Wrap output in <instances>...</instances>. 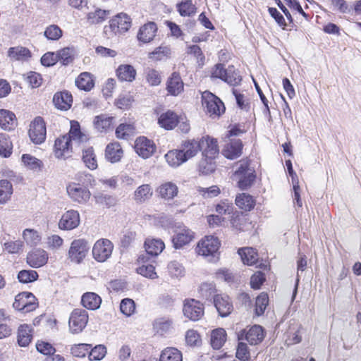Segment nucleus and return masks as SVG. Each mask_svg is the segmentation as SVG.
Returning <instances> with one entry per match:
<instances>
[{
	"label": "nucleus",
	"instance_id": "nucleus-14",
	"mask_svg": "<svg viewBox=\"0 0 361 361\" xmlns=\"http://www.w3.org/2000/svg\"><path fill=\"white\" fill-rule=\"evenodd\" d=\"M135 150L140 157L147 159L155 152L156 146L153 141L147 137H139L135 142Z\"/></svg>",
	"mask_w": 361,
	"mask_h": 361
},
{
	"label": "nucleus",
	"instance_id": "nucleus-19",
	"mask_svg": "<svg viewBox=\"0 0 361 361\" xmlns=\"http://www.w3.org/2000/svg\"><path fill=\"white\" fill-rule=\"evenodd\" d=\"M243 143L239 139L231 140L222 149L223 155L229 159H235L242 154Z\"/></svg>",
	"mask_w": 361,
	"mask_h": 361
},
{
	"label": "nucleus",
	"instance_id": "nucleus-40",
	"mask_svg": "<svg viewBox=\"0 0 361 361\" xmlns=\"http://www.w3.org/2000/svg\"><path fill=\"white\" fill-rule=\"evenodd\" d=\"M226 340V332L224 329H214L211 334V345L214 349L222 347Z\"/></svg>",
	"mask_w": 361,
	"mask_h": 361
},
{
	"label": "nucleus",
	"instance_id": "nucleus-1",
	"mask_svg": "<svg viewBox=\"0 0 361 361\" xmlns=\"http://www.w3.org/2000/svg\"><path fill=\"white\" fill-rule=\"evenodd\" d=\"M89 140L88 136L82 133L77 121H71L69 133L55 140L54 154L56 159H66L73 153V145H80Z\"/></svg>",
	"mask_w": 361,
	"mask_h": 361
},
{
	"label": "nucleus",
	"instance_id": "nucleus-52",
	"mask_svg": "<svg viewBox=\"0 0 361 361\" xmlns=\"http://www.w3.org/2000/svg\"><path fill=\"white\" fill-rule=\"evenodd\" d=\"M178 11L181 16H190L195 13V7L192 0H184L177 5Z\"/></svg>",
	"mask_w": 361,
	"mask_h": 361
},
{
	"label": "nucleus",
	"instance_id": "nucleus-23",
	"mask_svg": "<svg viewBox=\"0 0 361 361\" xmlns=\"http://www.w3.org/2000/svg\"><path fill=\"white\" fill-rule=\"evenodd\" d=\"M123 154V151L118 142H111L107 145L105 150L106 159L111 163L119 161Z\"/></svg>",
	"mask_w": 361,
	"mask_h": 361
},
{
	"label": "nucleus",
	"instance_id": "nucleus-13",
	"mask_svg": "<svg viewBox=\"0 0 361 361\" xmlns=\"http://www.w3.org/2000/svg\"><path fill=\"white\" fill-rule=\"evenodd\" d=\"M200 151L204 158L215 159L219 152L217 140L209 136L202 137L200 140Z\"/></svg>",
	"mask_w": 361,
	"mask_h": 361
},
{
	"label": "nucleus",
	"instance_id": "nucleus-16",
	"mask_svg": "<svg viewBox=\"0 0 361 361\" xmlns=\"http://www.w3.org/2000/svg\"><path fill=\"white\" fill-rule=\"evenodd\" d=\"M109 23V27L115 34L125 32L131 26L130 18L123 13L116 15Z\"/></svg>",
	"mask_w": 361,
	"mask_h": 361
},
{
	"label": "nucleus",
	"instance_id": "nucleus-36",
	"mask_svg": "<svg viewBox=\"0 0 361 361\" xmlns=\"http://www.w3.org/2000/svg\"><path fill=\"white\" fill-rule=\"evenodd\" d=\"M76 86L85 91H90L94 85L92 75L87 72H83L75 80Z\"/></svg>",
	"mask_w": 361,
	"mask_h": 361
},
{
	"label": "nucleus",
	"instance_id": "nucleus-45",
	"mask_svg": "<svg viewBox=\"0 0 361 361\" xmlns=\"http://www.w3.org/2000/svg\"><path fill=\"white\" fill-rule=\"evenodd\" d=\"M13 144L9 137L4 133H0V155L9 157L12 153Z\"/></svg>",
	"mask_w": 361,
	"mask_h": 361
},
{
	"label": "nucleus",
	"instance_id": "nucleus-44",
	"mask_svg": "<svg viewBox=\"0 0 361 361\" xmlns=\"http://www.w3.org/2000/svg\"><path fill=\"white\" fill-rule=\"evenodd\" d=\"M23 238L26 244L30 247L37 245L42 239L38 231L31 228H26L23 231Z\"/></svg>",
	"mask_w": 361,
	"mask_h": 361
},
{
	"label": "nucleus",
	"instance_id": "nucleus-54",
	"mask_svg": "<svg viewBox=\"0 0 361 361\" xmlns=\"http://www.w3.org/2000/svg\"><path fill=\"white\" fill-rule=\"evenodd\" d=\"M298 264V271H297V278H296V282L294 288V290L293 293L292 300H293L296 296L297 292H298V283L300 278V273L304 271L307 267V257L305 255H301L299 258V259L297 262Z\"/></svg>",
	"mask_w": 361,
	"mask_h": 361
},
{
	"label": "nucleus",
	"instance_id": "nucleus-56",
	"mask_svg": "<svg viewBox=\"0 0 361 361\" xmlns=\"http://www.w3.org/2000/svg\"><path fill=\"white\" fill-rule=\"evenodd\" d=\"M38 274L34 270H21L18 274V279L20 283H27L36 281Z\"/></svg>",
	"mask_w": 361,
	"mask_h": 361
},
{
	"label": "nucleus",
	"instance_id": "nucleus-41",
	"mask_svg": "<svg viewBox=\"0 0 361 361\" xmlns=\"http://www.w3.org/2000/svg\"><path fill=\"white\" fill-rule=\"evenodd\" d=\"M153 195L152 187L149 184H143L139 186L134 192L135 201L143 202L151 198Z\"/></svg>",
	"mask_w": 361,
	"mask_h": 361
},
{
	"label": "nucleus",
	"instance_id": "nucleus-57",
	"mask_svg": "<svg viewBox=\"0 0 361 361\" xmlns=\"http://www.w3.org/2000/svg\"><path fill=\"white\" fill-rule=\"evenodd\" d=\"M90 348V344L79 343L73 345L71 348V350L73 356L78 357H84L87 354H89Z\"/></svg>",
	"mask_w": 361,
	"mask_h": 361
},
{
	"label": "nucleus",
	"instance_id": "nucleus-11",
	"mask_svg": "<svg viewBox=\"0 0 361 361\" xmlns=\"http://www.w3.org/2000/svg\"><path fill=\"white\" fill-rule=\"evenodd\" d=\"M264 338V329L259 325H254L248 330L244 329L238 334V340L245 339L250 345L259 344Z\"/></svg>",
	"mask_w": 361,
	"mask_h": 361
},
{
	"label": "nucleus",
	"instance_id": "nucleus-4",
	"mask_svg": "<svg viewBox=\"0 0 361 361\" xmlns=\"http://www.w3.org/2000/svg\"><path fill=\"white\" fill-rule=\"evenodd\" d=\"M202 104L206 111L211 116H220L225 111L221 100L210 92L205 91L202 94Z\"/></svg>",
	"mask_w": 361,
	"mask_h": 361
},
{
	"label": "nucleus",
	"instance_id": "nucleus-59",
	"mask_svg": "<svg viewBox=\"0 0 361 361\" xmlns=\"http://www.w3.org/2000/svg\"><path fill=\"white\" fill-rule=\"evenodd\" d=\"M214 159L204 158L200 163V171L204 174H209L216 169Z\"/></svg>",
	"mask_w": 361,
	"mask_h": 361
},
{
	"label": "nucleus",
	"instance_id": "nucleus-9",
	"mask_svg": "<svg viewBox=\"0 0 361 361\" xmlns=\"http://www.w3.org/2000/svg\"><path fill=\"white\" fill-rule=\"evenodd\" d=\"M183 312L184 316L191 321H198L204 314V307L202 303L195 299H187L184 301Z\"/></svg>",
	"mask_w": 361,
	"mask_h": 361
},
{
	"label": "nucleus",
	"instance_id": "nucleus-37",
	"mask_svg": "<svg viewBox=\"0 0 361 361\" xmlns=\"http://www.w3.org/2000/svg\"><path fill=\"white\" fill-rule=\"evenodd\" d=\"M181 352L176 348L168 347L164 348L160 355L159 361H182Z\"/></svg>",
	"mask_w": 361,
	"mask_h": 361
},
{
	"label": "nucleus",
	"instance_id": "nucleus-53",
	"mask_svg": "<svg viewBox=\"0 0 361 361\" xmlns=\"http://www.w3.org/2000/svg\"><path fill=\"white\" fill-rule=\"evenodd\" d=\"M106 348L104 345H97L89 352V360H101L106 355Z\"/></svg>",
	"mask_w": 361,
	"mask_h": 361
},
{
	"label": "nucleus",
	"instance_id": "nucleus-8",
	"mask_svg": "<svg viewBox=\"0 0 361 361\" xmlns=\"http://www.w3.org/2000/svg\"><path fill=\"white\" fill-rule=\"evenodd\" d=\"M89 249L90 246L85 240H74L68 250V258L71 262L79 264L85 259Z\"/></svg>",
	"mask_w": 361,
	"mask_h": 361
},
{
	"label": "nucleus",
	"instance_id": "nucleus-63",
	"mask_svg": "<svg viewBox=\"0 0 361 361\" xmlns=\"http://www.w3.org/2000/svg\"><path fill=\"white\" fill-rule=\"evenodd\" d=\"M233 209L234 207L233 204L227 200L221 201L216 206V212L220 215L231 214L233 212Z\"/></svg>",
	"mask_w": 361,
	"mask_h": 361
},
{
	"label": "nucleus",
	"instance_id": "nucleus-38",
	"mask_svg": "<svg viewBox=\"0 0 361 361\" xmlns=\"http://www.w3.org/2000/svg\"><path fill=\"white\" fill-rule=\"evenodd\" d=\"M16 116L13 113L6 109H0V127L10 130L15 126Z\"/></svg>",
	"mask_w": 361,
	"mask_h": 361
},
{
	"label": "nucleus",
	"instance_id": "nucleus-3",
	"mask_svg": "<svg viewBox=\"0 0 361 361\" xmlns=\"http://www.w3.org/2000/svg\"><path fill=\"white\" fill-rule=\"evenodd\" d=\"M220 241L214 235H206L197 244L196 252L199 255L211 257L209 260L214 259L220 247Z\"/></svg>",
	"mask_w": 361,
	"mask_h": 361
},
{
	"label": "nucleus",
	"instance_id": "nucleus-32",
	"mask_svg": "<svg viewBox=\"0 0 361 361\" xmlns=\"http://www.w3.org/2000/svg\"><path fill=\"white\" fill-rule=\"evenodd\" d=\"M145 247L147 255L157 256L165 247L164 242L160 239H147Z\"/></svg>",
	"mask_w": 361,
	"mask_h": 361
},
{
	"label": "nucleus",
	"instance_id": "nucleus-49",
	"mask_svg": "<svg viewBox=\"0 0 361 361\" xmlns=\"http://www.w3.org/2000/svg\"><path fill=\"white\" fill-rule=\"evenodd\" d=\"M22 161L25 166L30 170H39L43 166L42 161L41 160L27 154H23L22 156Z\"/></svg>",
	"mask_w": 361,
	"mask_h": 361
},
{
	"label": "nucleus",
	"instance_id": "nucleus-7",
	"mask_svg": "<svg viewBox=\"0 0 361 361\" xmlns=\"http://www.w3.org/2000/svg\"><path fill=\"white\" fill-rule=\"evenodd\" d=\"M113 250L114 245L109 240L99 239L92 247V255L96 261L104 262L111 256Z\"/></svg>",
	"mask_w": 361,
	"mask_h": 361
},
{
	"label": "nucleus",
	"instance_id": "nucleus-48",
	"mask_svg": "<svg viewBox=\"0 0 361 361\" xmlns=\"http://www.w3.org/2000/svg\"><path fill=\"white\" fill-rule=\"evenodd\" d=\"M56 54L58 56V61H60L61 63L64 66H67L71 63L73 61L74 50L72 48H63L57 51Z\"/></svg>",
	"mask_w": 361,
	"mask_h": 361
},
{
	"label": "nucleus",
	"instance_id": "nucleus-28",
	"mask_svg": "<svg viewBox=\"0 0 361 361\" xmlns=\"http://www.w3.org/2000/svg\"><path fill=\"white\" fill-rule=\"evenodd\" d=\"M83 307L90 310H97L102 303V299L97 293L87 292L82 295L81 299Z\"/></svg>",
	"mask_w": 361,
	"mask_h": 361
},
{
	"label": "nucleus",
	"instance_id": "nucleus-46",
	"mask_svg": "<svg viewBox=\"0 0 361 361\" xmlns=\"http://www.w3.org/2000/svg\"><path fill=\"white\" fill-rule=\"evenodd\" d=\"M135 130L132 123H121L116 129V135L119 139H128L134 134Z\"/></svg>",
	"mask_w": 361,
	"mask_h": 361
},
{
	"label": "nucleus",
	"instance_id": "nucleus-62",
	"mask_svg": "<svg viewBox=\"0 0 361 361\" xmlns=\"http://www.w3.org/2000/svg\"><path fill=\"white\" fill-rule=\"evenodd\" d=\"M139 274L149 279L157 278V274L155 272V267L152 264L142 265L137 269Z\"/></svg>",
	"mask_w": 361,
	"mask_h": 361
},
{
	"label": "nucleus",
	"instance_id": "nucleus-64",
	"mask_svg": "<svg viewBox=\"0 0 361 361\" xmlns=\"http://www.w3.org/2000/svg\"><path fill=\"white\" fill-rule=\"evenodd\" d=\"M146 79L148 83L152 86H157L159 85L161 81L159 73L154 69H149L147 71Z\"/></svg>",
	"mask_w": 361,
	"mask_h": 361
},
{
	"label": "nucleus",
	"instance_id": "nucleus-26",
	"mask_svg": "<svg viewBox=\"0 0 361 361\" xmlns=\"http://www.w3.org/2000/svg\"><path fill=\"white\" fill-rule=\"evenodd\" d=\"M178 118L176 113L168 111L160 115L158 123L161 127L166 130H172L178 125Z\"/></svg>",
	"mask_w": 361,
	"mask_h": 361
},
{
	"label": "nucleus",
	"instance_id": "nucleus-25",
	"mask_svg": "<svg viewBox=\"0 0 361 361\" xmlns=\"http://www.w3.org/2000/svg\"><path fill=\"white\" fill-rule=\"evenodd\" d=\"M157 30V25L154 22H149L140 28L137 38L144 43L149 42L154 37Z\"/></svg>",
	"mask_w": 361,
	"mask_h": 361
},
{
	"label": "nucleus",
	"instance_id": "nucleus-42",
	"mask_svg": "<svg viewBox=\"0 0 361 361\" xmlns=\"http://www.w3.org/2000/svg\"><path fill=\"white\" fill-rule=\"evenodd\" d=\"M235 204L242 209L250 211L254 208L255 202L251 195L246 193H242L236 196Z\"/></svg>",
	"mask_w": 361,
	"mask_h": 361
},
{
	"label": "nucleus",
	"instance_id": "nucleus-5",
	"mask_svg": "<svg viewBox=\"0 0 361 361\" xmlns=\"http://www.w3.org/2000/svg\"><path fill=\"white\" fill-rule=\"evenodd\" d=\"M37 299L35 295L29 292H23L15 297L13 307L18 311L24 313L35 310L37 307Z\"/></svg>",
	"mask_w": 361,
	"mask_h": 361
},
{
	"label": "nucleus",
	"instance_id": "nucleus-51",
	"mask_svg": "<svg viewBox=\"0 0 361 361\" xmlns=\"http://www.w3.org/2000/svg\"><path fill=\"white\" fill-rule=\"evenodd\" d=\"M44 35L48 40L56 41L62 37L63 31L58 25H50L45 28Z\"/></svg>",
	"mask_w": 361,
	"mask_h": 361
},
{
	"label": "nucleus",
	"instance_id": "nucleus-30",
	"mask_svg": "<svg viewBox=\"0 0 361 361\" xmlns=\"http://www.w3.org/2000/svg\"><path fill=\"white\" fill-rule=\"evenodd\" d=\"M116 75L121 81L132 82L135 79L136 71L131 65H120L116 70Z\"/></svg>",
	"mask_w": 361,
	"mask_h": 361
},
{
	"label": "nucleus",
	"instance_id": "nucleus-35",
	"mask_svg": "<svg viewBox=\"0 0 361 361\" xmlns=\"http://www.w3.org/2000/svg\"><path fill=\"white\" fill-rule=\"evenodd\" d=\"M238 252L245 264L250 266L258 260L257 252L252 247H243L239 249Z\"/></svg>",
	"mask_w": 361,
	"mask_h": 361
},
{
	"label": "nucleus",
	"instance_id": "nucleus-21",
	"mask_svg": "<svg viewBox=\"0 0 361 361\" xmlns=\"http://www.w3.org/2000/svg\"><path fill=\"white\" fill-rule=\"evenodd\" d=\"M33 329L27 324H20L17 331V342L20 347H27L32 340Z\"/></svg>",
	"mask_w": 361,
	"mask_h": 361
},
{
	"label": "nucleus",
	"instance_id": "nucleus-27",
	"mask_svg": "<svg viewBox=\"0 0 361 361\" xmlns=\"http://www.w3.org/2000/svg\"><path fill=\"white\" fill-rule=\"evenodd\" d=\"M114 117L106 114H101L95 116L94 119V128L101 133H106L112 128Z\"/></svg>",
	"mask_w": 361,
	"mask_h": 361
},
{
	"label": "nucleus",
	"instance_id": "nucleus-58",
	"mask_svg": "<svg viewBox=\"0 0 361 361\" xmlns=\"http://www.w3.org/2000/svg\"><path fill=\"white\" fill-rule=\"evenodd\" d=\"M121 312L126 316L132 315L135 310V302L130 298L123 299L120 304Z\"/></svg>",
	"mask_w": 361,
	"mask_h": 361
},
{
	"label": "nucleus",
	"instance_id": "nucleus-6",
	"mask_svg": "<svg viewBox=\"0 0 361 361\" xmlns=\"http://www.w3.org/2000/svg\"><path fill=\"white\" fill-rule=\"evenodd\" d=\"M88 314L85 310L75 309L71 314L68 321L70 331L75 334L80 333L88 322Z\"/></svg>",
	"mask_w": 361,
	"mask_h": 361
},
{
	"label": "nucleus",
	"instance_id": "nucleus-55",
	"mask_svg": "<svg viewBox=\"0 0 361 361\" xmlns=\"http://www.w3.org/2000/svg\"><path fill=\"white\" fill-rule=\"evenodd\" d=\"M268 303L269 297L267 293H262L259 295L257 296L255 303V312L257 315L260 316L264 314Z\"/></svg>",
	"mask_w": 361,
	"mask_h": 361
},
{
	"label": "nucleus",
	"instance_id": "nucleus-15",
	"mask_svg": "<svg viewBox=\"0 0 361 361\" xmlns=\"http://www.w3.org/2000/svg\"><path fill=\"white\" fill-rule=\"evenodd\" d=\"M67 192L73 201L80 204L87 202L90 197V192L85 187L75 183L67 186Z\"/></svg>",
	"mask_w": 361,
	"mask_h": 361
},
{
	"label": "nucleus",
	"instance_id": "nucleus-17",
	"mask_svg": "<svg viewBox=\"0 0 361 361\" xmlns=\"http://www.w3.org/2000/svg\"><path fill=\"white\" fill-rule=\"evenodd\" d=\"M79 224V213L75 210H69L62 215L59 222V227L62 230H72L76 228Z\"/></svg>",
	"mask_w": 361,
	"mask_h": 361
},
{
	"label": "nucleus",
	"instance_id": "nucleus-24",
	"mask_svg": "<svg viewBox=\"0 0 361 361\" xmlns=\"http://www.w3.org/2000/svg\"><path fill=\"white\" fill-rule=\"evenodd\" d=\"M55 106L61 110H68L71 108L73 98L71 94L68 92H56L53 97Z\"/></svg>",
	"mask_w": 361,
	"mask_h": 361
},
{
	"label": "nucleus",
	"instance_id": "nucleus-29",
	"mask_svg": "<svg viewBox=\"0 0 361 361\" xmlns=\"http://www.w3.org/2000/svg\"><path fill=\"white\" fill-rule=\"evenodd\" d=\"M181 150L188 161L189 159L194 157L200 151V140H188L184 141L181 145Z\"/></svg>",
	"mask_w": 361,
	"mask_h": 361
},
{
	"label": "nucleus",
	"instance_id": "nucleus-12",
	"mask_svg": "<svg viewBox=\"0 0 361 361\" xmlns=\"http://www.w3.org/2000/svg\"><path fill=\"white\" fill-rule=\"evenodd\" d=\"M175 233L172 242L176 249L188 244L194 238V233L185 226H177Z\"/></svg>",
	"mask_w": 361,
	"mask_h": 361
},
{
	"label": "nucleus",
	"instance_id": "nucleus-33",
	"mask_svg": "<svg viewBox=\"0 0 361 361\" xmlns=\"http://www.w3.org/2000/svg\"><path fill=\"white\" fill-rule=\"evenodd\" d=\"M157 192L162 198L171 200L177 195L178 189L175 183L166 182L158 188Z\"/></svg>",
	"mask_w": 361,
	"mask_h": 361
},
{
	"label": "nucleus",
	"instance_id": "nucleus-61",
	"mask_svg": "<svg viewBox=\"0 0 361 361\" xmlns=\"http://www.w3.org/2000/svg\"><path fill=\"white\" fill-rule=\"evenodd\" d=\"M236 357L242 361H248L250 358V353L246 343L240 342L236 350Z\"/></svg>",
	"mask_w": 361,
	"mask_h": 361
},
{
	"label": "nucleus",
	"instance_id": "nucleus-47",
	"mask_svg": "<svg viewBox=\"0 0 361 361\" xmlns=\"http://www.w3.org/2000/svg\"><path fill=\"white\" fill-rule=\"evenodd\" d=\"M242 78L238 71L235 70L233 66H229L227 68V73L224 81L231 86H235L240 84Z\"/></svg>",
	"mask_w": 361,
	"mask_h": 361
},
{
	"label": "nucleus",
	"instance_id": "nucleus-22",
	"mask_svg": "<svg viewBox=\"0 0 361 361\" xmlns=\"http://www.w3.org/2000/svg\"><path fill=\"white\" fill-rule=\"evenodd\" d=\"M184 83L178 73H173L166 82V90L169 94L177 96L183 91Z\"/></svg>",
	"mask_w": 361,
	"mask_h": 361
},
{
	"label": "nucleus",
	"instance_id": "nucleus-43",
	"mask_svg": "<svg viewBox=\"0 0 361 361\" xmlns=\"http://www.w3.org/2000/svg\"><path fill=\"white\" fill-rule=\"evenodd\" d=\"M82 159L85 166L90 170H94L97 168L96 155L92 147L82 149Z\"/></svg>",
	"mask_w": 361,
	"mask_h": 361
},
{
	"label": "nucleus",
	"instance_id": "nucleus-31",
	"mask_svg": "<svg viewBox=\"0 0 361 361\" xmlns=\"http://www.w3.org/2000/svg\"><path fill=\"white\" fill-rule=\"evenodd\" d=\"M8 56L12 60L27 61L31 57V52L24 47H13L8 49Z\"/></svg>",
	"mask_w": 361,
	"mask_h": 361
},
{
	"label": "nucleus",
	"instance_id": "nucleus-20",
	"mask_svg": "<svg viewBox=\"0 0 361 361\" xmlns=\"http://www.w3.org/2000/svg\"><path fill=\"white\" fill-rule=\"evenodd\" d=\"M48 260L47 252L42 249H36L28 253L27 256V264L33 268L44 266Z\"/></svg>",
	"mask_w": 361,
	"mask_h": 361
},
{
	"label": "nucleus",
	"instance_id": "nucleus-18",
	"mask_svg": "<svg viewBox=\"0 0 361 361\" xmlns=\"http://www.w3.org/2000/svg\"><path fill=\"white\" fill-rule=\"evenodd\" d=\"M214 304L220 316H228L233 310V305L227 295L218 294L214 298Z\"/></svg>",
	"mask_w": 361,
	"mask_h": 361
},
{
	"label": "nucleus",
	"instance_id": "nucleus-60",
	"mask_svg": "<svg viewBox=\"0 0 361 361\" xmlns=\"http://www.w3.org/2000/svg\"><path fill=\"white\" fill-rule=\"evenodd\" d=\"M94 198L97 204L106 207H113L116 203L115 197L106 194H98L94 197Z\"/></svg>",
	"mask_w": 361,
	"mask_h": 361
},
{
	"label": "nucleus",
	"instance_id": "nucleus-10",
	"mask_svg": "<svg viewBox=\"0 0 361 361\" xmlns=\"http://www.w3.org/2000/svg\"><path fill=\"white\" fill-rule=\"evenodd\" d=\"M29 137L35 144L42 143L46 138V126L41 117H37L30 125Z\"/></svg>",
	"mask_w": 361,
	"mask_h": 361
},
{
	"label": "nucleus",
	"instance_id": "nucleus-39",
	"mask_svg": "<svg viewBox=\"0 0 361 361\" xmlns=\"http://www.w3.org/2000/svg\"><path fill=\"white\" fill-rule=\"evenodd\" d=\"M13 192L12 183L7 180H0V205L6 204Z\"/></svg>",
	"mask_w": 361,
	"mask_h": 361
},
{
	"label": "nucleus",
	"instance_id": "nucleus-2",
	"mask_svg": "<svg viewBox=\"0 0 361 361\" xmlns=\"http://www.w3.org/2000/svg\"><path fill=\"white\" fill-rule=\"evenodd\" d=\"M249 166L250 162L247 159H241L235 165L236 169L234 177L238 180V185L241 190L250 188L255 179V171Z\"/></svg>",
	"mask_w": 361,
	"mask_h": 361
},
{
	"label": "nucleus",
	"instance_id": "nucleus-34",
	"mask_svg": "<svg viewBox=\"0 0 361 361\" xmlns=\"http://www.w3.org/2000/svg\"><path fill=\"white\" fill-rule=\"evenodd\" d=\"M165 158L167 163L173 167L179 166L187 161L181 149L169 151L166 154Z\"/></svg>",
	"mask_w": 361,
	"mask_h": 361
},
{
	"label": "nucleus",
	"instance_id": "nucleus-50",
	"mask_svg": "<svg viewBox=\"0 0 361 361\" xmlns=\"http://www.w3.org/2000/svg\"><path fill=\"white\" fill-rule=\"evenodd\" d=\"M167 268L169 274L172 278H180L185 274L184 267L178 261H171Z\"/></svg>",
	"mask_w": 361,
	"mask_h": 361
}]
</instances>
